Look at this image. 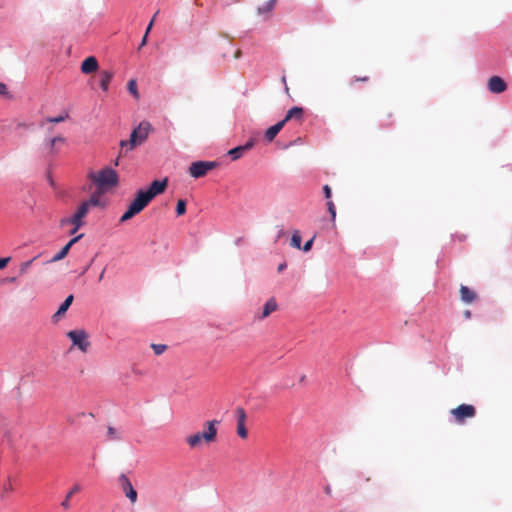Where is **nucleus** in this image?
<instances>
[{
    "label": "nucleus",
    "mask_w": 512,
    "mask_h": 512,
    "mask_svg": "<svg viewBox=\"0 0 512 512\" xmlns=\"http://www.w3.org/2000/svg\"><path fill=\"white\" fill-rule=\"evenodd\" d=\"M114 76V73L109 70H104L100 73V87L103 91H108L109 84Z\"/></svg>",
    "instance_id": "19"
},
{
    "label": "nucleus",
    "mask_w": 512,
    "mask_h": 512,
    "mask_svg": "<svg viewBox=\"0 0 512 512\" xmlns=\"http://www.w3.org/2000/svg\"><path fill=\"white\" fill-rule=\"evenodd\" d=\"M34 260H35V258L32 259V260H29V261L21 263L20 269H19L20 274H25L28 271V269L30 268V266H31V264H32V262Z\"/></svg>",
    "instance_id": "31"
},
{
    "label": "nucleus",
    "mask_w": 512,
    "mask_h": 512,
    "mask_svg": "<svg viewBox=\"0 0 512 512\" xmlns=\"http://www.w3.org/2000/svg\"><path fill=\"white\" fill-rule=\"evenodd\" d=\"M457 423H464L466 419L475 417L476 408L471 404H461L450 411Z\"/></svg>",
    "instance_id": "7"
},
{
    "label": "nucleus",
    "mask_w": 512,
    "mask_h": 512,
    "mask_svg": "<svg viewBox=\"0 0 512 512\" xmlns=\"http://www.w3.org/2000/svg\"><path fill=\"white\" fill-rule=\"evenodd\" d=\"M255 145V140L254 139H250L249 141H247L244 145H242L243 147H245V151L247 152L248 150H250L253 146Z\"/></svg>",
    "instance_id": "36"
},
{
    "label": "nucleus",
    "mask_w": 512,
    "mask_h": 512,
    "mask_svg": "<svg viewBox=\"0 0 512 512\" xmlns=\"http://www.w3.org/2000/svg\"><path fill=\"white\" fill-rule=\"evenodd\" d=\"M217 166L215 161H196L189 167V174L193 178H200L205 176L209 171Z\"/></svg>",
    "instance_id": "8"
},
{
    "label": "nucleus",
    "mask_w": 512,
    "mask_h": 512,
    "mask_svg": "<svg viewBox=\"0 0 512 512\" xmlns=\"http://www.w3.org/2000/svg\"><path fill=\"white\" fill-rule=\"evenodd\" d=\"M157 14H158V12L155 13V15L152 17L150 23L148 24V27H147L146 32H145L146 34H148L150 32V30L152 29L154 21H155V17H156Z\"/></svg>",
    "instance_id": "39"
},
{
    "label": "nucleus",
    "mask_w": 512,
    "mask_h": 512,
    "mask_svg": "<svg viewBox=\"0 0 512 512\" xmlns=\"http://www.w3.org/2000/svg\"><path fill=\"white\" fill-rule=\"evenodd\" d=\"M81 490V486L79 484H75L70 491L67 493L65 499L62 501L61 506L68 510L70 508V499L72 496L76 493H78Z\"/></svg>",
    "instance_id": "20"
},
{
    "label": "nucleus",
    "mask_w": 512,
    "mask_h": 512,
    "mask_svg": "<svg viewBox=\"0 0 512 512\" xmlns=\"http://www.w3.org/2000/svg\"><path fill=\"white\" fill-rule=\"evenodd\" d=\"M283 235H284V231H283V229H280L279 233H278V236H277V239L281 238Z\"/></svg>",
    "instance_id": "45"
},
{
    "label": "nucleus",
    "mask_w": 512,
    "mask_h": 512,
    "mask_svg": "<svg viewBox=\"0 0 512 512\" xmlns=\"http://www.w3.org/2000/svg\"><path fill=\"white\" fill-rule=\"evenodd\" d=\"M151 129L152 127L149 122L143 121L139 123V125L131 132L129 140H122L120 142L119 157L127 151L133 150L135 147L144 143L148 138Z\"/></svg>",
    "instance_id": "4"
},
{
    "label": "nucleus",
    "mask_w": 512,
    "mask_h": 512,
    "mask_svg": "<svg viewBox=\"0 0 512 512\" xmlns=\"http://www.w3.org/2000/svg\"><path fill=\"white\" fill-rule=\"evenodd\" d=\"M285 268H286V263H281V264L278 266V272L283 271Z\"/></svg>",
    "instance_id": "43"
},
{
    "label": "nucleus",
    "mask_w": 512,
    "mask_h": 512,
    "mask_svg": "<svg viewBox=\"0 0 512 512\" xmlns=\"http://www.w3.org/2000/svg\"><path fill=\"white\" fill-rule=\"evenodd\" d=\"M488 89L493 93H502L507 89V85L501 77L492 76L488 81Z\"/></svg>",
    "instance_id": "13"
},
{
    "label": "nucleus",
    "mask_w": 512,
    "mask_h": 512,
    "mask_svg": "<svg viewBox=\"0 0 512 512\" xmlns=\"http://www.w3.org/2000/svg\"><path fill=\"white\" fill-rule=\"evenodd\" d=\"M73 228L69 231L70 235H74L80 228H76V225H72Z\"/></svg>",
    "instance_id": "41"
},
{
    "label": "nucleus",
    "mask_w": 512,
    "mask_h": 512,
    "mask_svg": "<svg viewBox=\"0 0 512 512\" xmlns=\"http://www.w3.org/2000/svg\"><path fill=\"white\" fill-rule=\"evenodd\" d=\"M237 416V434L240 438L246 439L248 436V431L245 426L246 422V412L242 407H237L236 409Z\"/></svg>",
    "instance_id": "10"
},
{
    "label": "nucleus",
    "mask_w": 512,
    "mask_h": 512,
    "mask_svg": "<svg viewBox=\"0 0 512 512\" xmlns=\"http://www.w3.org/2000/svg\"><path fill=\"white\" fill-rule=\"evenodd\" d=\"M107 437L109 440H119L120 439V435H119L118 431L116 430V428H114L112 426H109L107 429Z\"/></svg>",
    "instance_id": "27"
},
{
    "label": "nucleus",
    "mask_w": 512,
    "mask_h": 512,
    "mask_svg": "<svg viewBox=\"0 0 512 512\" xmlns=\"http://www.w3.org/2000/svg\"><path fill=\"white\" fill-rule=\"evenodd\" d=\"M277 307L278 306H277L276 300L274 298L269 299L265 303L261 314L258 315L257 318L259 320H263V319L267 318L272 312L277 310Z\"/></svg>",
    "instance_id": "16"
},
{
    "label": "nucleus",
    "mask_w": 512,
    "mask_h": 512,
    "mask_svg": "<svg viewBox=\"0 0 512 512\" xmlns=\"http://www.w3.org/2000/svg\"><path fill=\"white\" fill-rule=\"evenodd\" d=\"M10 260H11V257L1 258L0 259V269L5 268L8 265V263L10 262Z\"/></svg>",
    "instance_id": "37"
},
{
    "label": "nucleus",
    "mask_w": 512,
    "mask_h": 512,
    "mask_svg": "<svg viewBox=\"0 0 512 512\" xmlns=\"http://www.w3.org/2000/svg\"><path fill=\"white\" fill-rule=\"evenodd\" d=\"M284 126H285V123L281 120L278 123H276L275 125L269 127L265 131V135H264L265 139L268 142H272L275 139V137L277 136V134L283 129Z\"/></svg>",
    "instance_id": "15"
},
{
    "label": "nucleus",
    "mask_w": 512,
    "mask_h": 512,
    "mask_svg": "<svg viewBox=\"0 0 512 512\" xmlns=\"http://www.w3.org/2000/svg\"><path fill=\"white\" fill-rule=\"evenodd\" d=\"M220 422L218 420H211L205 422L204 426L206 430L203 432H197L186 438V443L191 449L199 448L203 442L210 444L216 440L217 437V425Z\"/></svg>",
    "instance_id": "5"
},
{
    "label": "nucleus",
    "mask_w": 512,
    "mask_h": 512,
    "mask_svg": "<svg viewBox=\"0 0 512 512\" xmlns=\"http://www.w3.org/2000/svg\"><path fill=\"white\" fill-rule=\"evenodd\" d=\"M460 298L463 302L470 304L476 300L477 295L469 287H467L465 285H461Z\"/></svg>",
    "instance_id": "17"
},
{
    "label": "nucleus",
    "mask_w": 512,
    "mask_h": 512,
    "mask_svg": "<svg viewBox=\"0 0 512 512\" xmlns=\"http://www.w3.org/2000/svg\"><path fill=\"white\" fill-rule=\"evenodd\" d=\"M276 0H268L262 6L258 7V14L268 15L274 8Z\"/></svg>",
    "instance_id": "21"
},
{
    "label": "nucleus",
    "mask_w": 512,
    "mask_h": 512,
    "mask_svg": "<svg viewBox=\"0 0 512 512\" xmlns=\"http://www.w3.org/2000/svg\"><path fill=\"white\" fill-rule=\"evenodd\" d=\"M166 187L167 179H164L153 181L147 190H139L127 211L121 216L120 222H126L140 213L155 196L163 193Z\"/></svg>",
    "instance_id": "1"
},
{
    "label": "nucleus",
    "mask_w": 512,
    "mask_h": 512,
    "mask_svg": "<svg viewBox=\"0 0 512 512\" xmlns=\"http://www.w3.org/2000/svg\"><path fill=\"white\" fill-rule=\"evenodd\" d=\"M323 192H324L325 198L329 200L331 198V195H332V191H331L330 186L329 185H324Z\"/></svg>",
    "instance_id": "35"
},
{
    "label": "nucleus",
    "mask_w": 512,
    "mask_h": 512,
    "mask_svg": "<svg viewBox=\"0 0 512 512\" xmlns=\"http://www.w3.org/2000/svg\"><path fill=\"white\" fill-rule=\"evenodd\" d=\"M118 482L124 495L128 498L130 503L134 505L138 500V493L134 489L130 479L126 474H120L118 477Z\"/></svg>",
    "instance_id": "9"
},
{
    "label": "nucleus",
    "mask_w": 512,
    "mask_h": 512,
    "mask_svg": "<svg viewBox=\"0 0 512 512\" xmlns=\"http://www.w3.org/2000/svg\"><path fill=\"white\" fill-rule=\"evenodd\" d=\"M464 316H465L466 318H470V317H471V312H470L469 310H466V311L464 312Z\"/></svg>",
    "instance_id": "44"
},
{
    "label": "nucleus",
    "mask_w": 512,
    "mask_h": 512,
    "mask_svg": "<svg viewBox=\"0 0 512 512\" xmlns=\"http://www.w3.org/2000/svg\"><path fill=\"white\" fill-rule=\"evenodd\" d=\"M65 142V138L62 136L52 137L48 140L46 144V149L49 154H55L58 152L57 146L58 144H63Z\"/></svg>",
    "instance_id": "18"
},
{
    "label": "nucleus",
    "mask_w": 512,
    "mask_h": 512,
    "mask_svg": "<svg viewBox=\"0 0 512 512\" xmlns=\"http://www.w3.org/2000/svg\"><path fill=\"white\" fill-rule=\"evenodd\" d=\"M151 348L153 349L155 355L159 356L163 354L167 350V345L165 344H151Z\"/></svg>",
    "instance_id": "28"
},
{
    "label": "nucleus",
    "mask_w": 512,
    "mask_h": 512,
    "mask_svg": "<svg viewBox=\"0 0 512 512\" xmlns=\"http://www.w3.org/2000/svg\"><path fill=\"white\" fill-rule=\"evenodd\" d=\"M368 81H369V76H363V77L354 76L351 78L349 84L351 86H353L357 82H368Z\"/></svg>",
    "instance_id": "32"
},
{
    "label": "nucleus",
    "mask_w": 512,
    "mask_h": 512,
    "mask_svg": "<svg viewBox=\"0 0 512 512\" xmlns=\"http://www.w3.org/2000/svg\"><path fill=\"white\" fill-rule=\"evenodd\" d=\"M241 54H242V52H241V50H240V49L236 50V52H235V54H234V58H235V59L240 58V57H241Z\"/></svg>",
    "instance_id": "42"
},
{
    "label": "nucleus",
    "mask_w": 512,
    "mask_h": 512,
    "mask_svg": "<svg viewBox=\"0 0 512 512\" xmlns=\"http://www.w3.org/2000/svg\"><path fill=\"white\" fill-rule=\"evenodd\" d=\"M301 235L298 230H295L291 238V246L296 249H301Z\"/></svg>",
    "instance_id": "24"
},
{
    "label": "nucleus",
    "mask_w": 512,
    "mask_h": 512,
    "mask_svg": "<svg viewBox=\"0 0 512 512\" xmlns=\"http://www.w3.org/2000/svg\"><path fill=\"white\" fill-rule=\"evenodd\" d=\"M72 302H73V295H69L64 300V302L60 305L59 309L57 310V312L55 313L54 316H59L61 314H64L68 310V308L70 307Z\"/></svg>",
    "instance_id": "22"
},
{
    "label": "nucleus",
    "mask_w": 512,
    "mask_h": 512,
    "mask_svg": "<svg viewBox=\"0 0 512 512\" xmlns=\"http://www.w3.org/2000/svg\"><path fill=\"white\" fill-rule=\"evenodd\" d=\"M8 94V91H7V86L0 82V95H7Z\"/></svg>",
    "instance_id": "38"
},
{
    "label": "nucleus",
    "mask_w": 512,
    "mask_h": 512,
    "mask_svg": "<svg viewBox=\"0 0 512 512\" xmlns=\"http://www.w3.org/2000/svg\"><path fill=\"white\" fill-rule=\"evenodd\" d=\"M105 202L98 199V194H91L88 200L83 201L77 208L73 216L64 218L60 221L62 227L66 225H76V228H81L85 225L84 218L92 207H104Z\"/></svg>",
    "instance_id": "3"
},
{
    "label": "nucleus",
    "mask_w": 512,
    "mask_h": 512,
    "mask_svg": "<svg viewBox=\"0 0 512 512\" xmlns=\"http://www.w3.org/2000/svg\"><path fill=\"white\" fill-rule=\"evenodd\" d=\"M67 118H68V114L65 113V114L57 116V117H49V118H47L46 121L49 123H60V122L65 121Z\"/></svg>",
    "instance_id": "29"
},
{
    "label": "nucleus",
    "mask_w": 512,
    "mask_h": 512,
    "mask_svg": "<svg viewBox=\"0 0 512 512\" xmlns=\"http://www.w3.org/2000/svg\"><path fill=\"white\" fill-rule=\"evenodd\" d=\"M186 212V201L179 199L176 206V213L178 216H182Z\"/></svg>",
    "instance_id": "26"
},
{
    "label": "nucleus",
    "mask_w": 512,
    "mask_h": 512,
    "mask_svg": "<svg viewBox=\"0 0 512 512\" xmlns=\"http://www.w3.org/2000/svg\"><path fill=\"white\" fill-rule=\"evenodd\" d=\"M83 237V234H79L78 236L72 238L56 255L52 257V259L49 261L52 262H58L62 259H64L68 253L71 247L77 243L81 238Z\"/></svg>",
    "instance_id": "12"
},
{
    "label": "nucleus",
    "mask_w": 512,
    "mask_h": 512,
    "mask_svg": "<svg viewBox=\"0 0 512 512\" xmlns=\"http://www.w3.org/2000/svg\"><path fill=\"white\" fill-rule=\"evenodd\" d=\"M88 178L96 185V190L92 194H98V199L102 200V195L110 188L118 184L117 172L105 167L98 172H90Z\"/></svg>",
    "instance_id": "2"
},
{
    "label": "nucleus",
    "mask_w": 512,
    "mask_h": 512,
    "mask_svg": "<svg viewBox=\"0 0 512 512\" xmlns=\"http://www.w3.org/2000/svg\"><path fill=\"white\" fill-rule=\"evenodd\" d=\"M304 119V109L302 107H292L288 110L285 117L282 119V121L286 124L289 121H295L296 123L301 124Z\"/></svg>",
    "instance_id": "11"
},
{
    "label": "nucleus",
    "mask_w": 512,
    "mask_h": 512,
    "mask_svg": "<svg viewBox=\"0 0 512 512\" xmlns=\"http://www.w3.org/2000/svg\"><path fill=\"white\" fill-rule=\"evenodd\" d=\"M68 338L72 341L73 346L78 347L83 353H86L90 347L88 333L83 329L71 330L67 333Z\"/></svg>",
    "instance_id": "6"
},
{
    "label": "nucleus",
    "mask_w": 512,
    "mask_h": 512,
    "mask_svg": "<svg viewBox=\"0 0 512 512\" xmlns=\"http://www.w3.org/2000/svg\"><path fill=\"white\" fill-rule=\"evenodd\" d=\"M325 492H326L327 494H330V493H331V489H330V487H326V488H325Z\"/></svg>",
    "instance_id": "47"
},
{
    "label": "nucleus",
    "mask_w": 512,
    "mask_h": 512,
    "mask_svg": "<svg viewBox=\"0 0 512 512\" xmlns=\"http://www.w3.org/2000/svg\"><path fill=\"white\" fill-rule=\"evenodd\" d=\"M98 61L94 56H89L81 64V72L83 74H91L98 70Z\"/></svg>",
    "instance_id": "14"
},
{
    "label": "nucleus",
    "mask_w": 512,
    "mask_h": 512,
    "mask_svg": "<svg viewBox=\"0 0 512 512\" xmlns=\"http://www.w3.org/2000/svg\"><path fill=\"white\" fill-rule=\"evenodd\" d=\"M13 491V487L10 483L8 484H5L2 488V494H1V498L4 499L6 497L7 494H9L10 492Z\"/></svg>",
    "instance_id": "33"
},
{
    "label": "nucleus",
    "mask_w": 512,
    "mask_h": 512,
    "mask_svg": "<svg viewBox=\"0 0 512 512\" xmlns=\"http://www.w3.org/2000/svg\"><path fill=\"white\" fill-rule=\"evenodd\" d=\"M104 273H105V269H103V271L101 272V274L99 276V281H101L103 279Z\"/></svg>",
    "instance_id": "46"
},
{
    "label": "nucleus",
    "mask_w": 512,
    "mask_h": 512,
    "mask_svg": "<svg viewBox=\"0 0 512 512\" xmlns=\"http://www.w3.org/2000/svg\"><path fill=\"white\" fill-rule=\"evenodd\" d=\"M245 152H246L245 147L240 145V146H237V147L229 150L228 154L231 156L232 160H238L243 156V154Z\"/></svg>",
    "instance_id": "23"
},
{
    "label": "nucleus",
    "mask_w": 512,
    "mask_h": 512,
    "mask_svg": "<svg viewBox=\"0 0 512 512\" xmlns=\"http://www.w3.org/2000/svg\"><path fill=\"white\" fill-rule=\"evenodd\" d=\"M327 207H328V211L331 215L332 221L334 222L335 218H336V208H335L333 201L328 200Z\"/></svg>",
    "instance_id": "30"
},
{
    "label": "nucleus",
    "mask_w": 512,
    "mask_h": 512,
    "mask_svg": "<svg viewBox=\"0 0 512 512\" xmlns=\"http://www.w3.org/2000/svg\"><path fill=\"white\" fill-rule=\"evenodd\" d=\"M119 164V157L115 160V165L117 166Z\"/></svg>",
    "instance_id": "49"
},
{
    "label": "nucleus",
    "mask_w": 512,
    "mask_h": 512,
    "mask_svg": "<svg viewBox=\"0 0 512 512\" xmlns=\"http://www.w3.org/2000/svg\"><path fill=\"white\" fill-rule=\"evenodd\" d=\"M315 239V236L312 237L309 241H307L303 247H301V249L304 251V252H308L311 250L312 248V245H313V241Z\"/></svg>",
    "instance_id": "34"
},
{
    "label": "nucleus",
    "mask_w": 512,
    "mask_h": 512,
    "mask_svg": "<svg viewBox=\"0 0 512 512\" xmlns=\"http://www.w3.org/2000/svg\"><path fill=\"white\" fill-rule=\"evenodd\" d=\"M10 282H15L16 281V278L15 277H12L9 279Z\"/></svg>",
    "instance_id": "48"
},
{
    "label": "nucleus",
    "mask_w": 512,
    "mask_h": 512,
    "mask_svg": "<svg viewBox=\"0 0 512 512\" xmlns=\"http://www.w3.org/2000/svg\"><path fill=\"white\" fill-rule=\"evenodd\" d=\"M128 91L134 96L135 99H139V93L137 89V83L136 80L131 79L128 81L127 84Z\"/></svg>",
    "instance_id": "25"
},
{
    "label": "nucleus",
    "mask_w": 512,
    "mask_h": 512,
    "mask_svg": "<svg viewBox=\"0 0 512 512\" xmlns=\"http://www.w3.org/2000/svg\"><path fill=\"white\" fill-rule=\"evenodd\" d=\"M147 37H148V34L145 33V35L143 36V38L141 40L140 48L146 45Z\"/></svg>",
    "instance_id": "40"
}]
</instances>
